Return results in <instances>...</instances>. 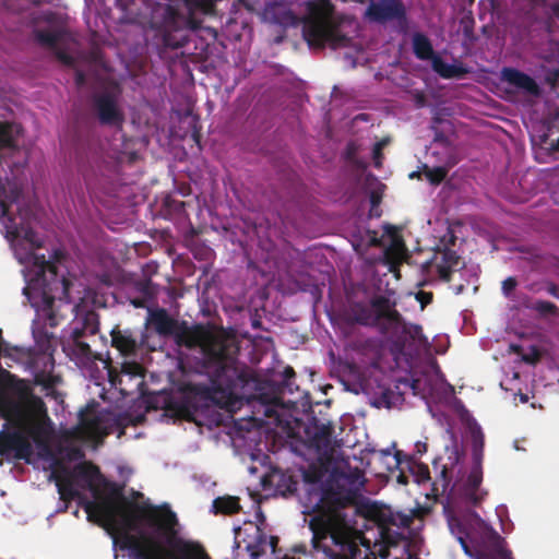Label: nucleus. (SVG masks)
<instances>
[{
    "mask_svg": "<svg viewBox=\"0 0 559 559\" xmlns=\"http://www.w3.org/2000/svg\"><path fill=\"white\" fill-rule=\"evenodd\" d=\"M399 481L402 484H407L406 477L404 475L399 476Z\"/></svg>",
    "mask_w": 559,
    "mask_h": 559,
    "instance_id": "nucleus-57",
    "label": "nucleus"
},
{
    "mask_svg": "<svg viewBox=\"0 0 559 559\" xmlns=\"http://www.w3.org/2000/svg\"><path fill=\"white\" fill-rule=\"evenodd\" d=\"M391 523L403 528H407L413 523V516L408 514L399 513L395 518H392Z\"/></svg>",
    "mask_w": 559,
    "mask_h": 559,
    "instance_id": "nucleus-37",
    "label": "nucleus"
},
{
    "mask_svg": "<svg viewBox=\"0 0 559 559\" xmlns=\"http://www.w3.org/2000/svg\"><path fill=\"white\" fill-rule=\"evenodd\" d=\"M267 544L271 547L272 551L275 552L277 544H278V537L277 536H270Z\"/></svg>",
    "mask_w": 559,
    "mask_h": 559,
    "instance_id": "nucleus-48",
    "label": "nucleus"
},
{
    "mask_svg": "<svg viewBox=\"0 0 559 559\" xmlns=\"http://www.w3.org/2000/svg\"><path fill=\"white\" fill-rule=\"evenodd\" d=\"M545 82L551 87H556L559 82V69H550L545 74Z\"/></svg>",
    "mask_w": 559,
    "mask_h": 559,
    "instance_id": "nucleus-40",
    "label": "nucleus"
},
{
    "mask_svg": "<svg viewBox=\"0 0 559 559\" xmlns=\"http://www.w3.org/2000/svg\"><path fill=\"white\" fill-rule=\"evenodd\" d=\"M356 347L361 350H371L374 353L378 352V343L372 338H367L365 341L358 342L356 344Z\"/></svg>",
    "mask_w": 559,
    "mask_h": 559,
    "instance_id": "nucleus-39",
    "label": "nucleus"
},
{
    "mask_svg": "<svg viewBox=\"0 0 559 559\" xmlns=\"http://www.w3.org/2000/svg\"><path fill=\"white\" fill-rule=\"evenodd\" d=\"M518 280L514 276H509L501 283V290L504 297H511L512 293L518 286Z\"/></svg>",
    "mask_w": 559,
    "mask_h": 559,
    "instance_id": "nucleus-36",
    "label": "nucleus"
},
{
    "mask_svg": "<svg viewBox=\"0 0 559 559\" xmlns=\"http://www.w3.org/2000/svg\"><path fill=\"white\" fill-rule=\"evenodd\" d=\"M530 308L543 318L559 317V307L551 301L539 299L536 300Z\"/></svg>",
    "mask_w": 559,
    "mask_h": 559,
    "instance_id": "nucleus-31",
    "label": "nucleus"
},
{
    "mask_svg": "<svg viewBox=\"0 0 559 559\" xmlns=\"http://www.w3.org/2000/svg\"><path fill=\"white\" fill-rule=\"evenodd\" d=\"M93 107L97 118L103 126L121 129L124 122V115L119 109L117 100L109 93L95 95Z\"/></svg>",
    "mask_w": 559,
    "mask_h": 559,
    "instance_id": "nucleus-17",
    "label": "nucleus"
},
{
    "mask_svg": "<svg viewBox=\"0 0 559 559\" xmlns=\"http://www.w3.org/2000/svg\"><path fill=\"white\" fill-rule=\"evenodd\" d=\"M433 490L437 491V483H433Z\"/></svg>",
    "mask_w": 559,
    "mask_h": 559,
    "instance_id": "nucleus-59",
    "label": "nucleus"
},
{
    "mask_svg": "<svg viewBox=\"0 0 559 559\" xmlns=\"http://www.w3.org/2000/svg\"><path fill=\"white\" fill-rule=\"evenodd\" d=\"M426 451H427V445H426V443H421V442H417V443H416V452H417L418 454H420V455H421V454H423V453H425Z\"/></svg>",
    "mask_w": 559,
    "mask_h": 559,
    "instance_id": "nucleus-51",
    "label": "nucleus"
},
{
    "mask_svg": "<svg viewBox=\"0 0 559 559\" xmlns=\"http://www.w3.org/2000/svg\"><path fill=\"white\" fill-rule=\"evenodd\" d=\"M133 3L132 0H116V8L122 12L120 21L124 23H134L135 16L129 13V5Z\"/></svg>",
    "mask_w": 559,
    "mask_h": 559,
    "instance_id": "nucleus-33",
    "label": "nucleus"
},
{
    "mask_svg": "<svg viewBox=\"0 0 559 559\" xmlns=\"http://www.w3.org/2000/svg\"><path fill=\"white\" fill-rule=\"evenodd\" d=\"M381 203V195L377 192H371L370 194V205H371V209H370V216H376V217H379L381 215V212L378 211V207Z\"/></svg>",
    "mask_w": 559,
    "mask_h": 559,
    "instance_id": "nucleus-38",
    "label": "nucleus"
},
{
    "mask_svg": "<svg viewBox=\"0 0 559 559\" xmlns=\"http://www.w3.org/2000/svg\"><path fill=\"white\" fill-rule=\"evenodd\" d=\"M394 456L397 464H402L404 462L408 463L409 469L418 484L430 479V472L426 464L416 463L411 456L401 450H397Z\"/></svg>",
    "mask_w": 559,
    "mask_h": 559,
    "instance_id": "nucleus-27",
    "label": "nucleus"
},
{
    "mask_svg": "<svg viewBox=\"0 0 559 559\" xmlns=\"http://www.w3.org/2000/svg\"><path fill=\"white\" fill-rule=\"evenodd\" d=\"M56 16H57V13L55 12H48L44 15V21L48 22V23H52L55 22L56 20Z\"/></svg>",
    "mask_w": 559,
    "mask_h": 559,
    "instance_id": "nucleus-49",
    "label": "nucleus"
},
{
    "mask_svg": "<svg viewBox=\"0 0 559 559\" xmlns=\"http://www.w3.org/2000/svg\"><path fill=\"white\" fill-rule=\"evenodd\" d=\"M333 426L329 424H316L313 431L309 433V441L311 447L316 448L320 452H329L332 445Z\"/></svg>",
    "mask_w": 559,
    "mask_h": 559,
    "instance_id": "nucleus-21",
    "label": "nucleus"
},
{
    "mask_svg": "<svg viewBox=\"0 0 559 559\" xmlns=\"http://www.w3.org/2000/svg\"><path fill=\"white\" fill-rule=\"evenodd\" d=\"M266 545V534L259 526H255L253 542L248 543L246 546V549L250 554V557L252 559H258L259 557H261L265 552Z\"/></svg>",
    "mask_w": 559,
    "mask_h": 559,
    "instance_id": "nucleus-29",
    "label": "nucleus"
},
{
    "mask_svg": "<svg viewBox=\"0 0 559 559\" xmlns=\"http://www.w3.org/2000/svg\"><path fill=\"white\" fill-rule=\"evenodd\" d=\"M383 332H391L393 336V345L399 353H404L413 345H423L427 343V338L423 333V328L418 324H407L402 319L396 324H384Z\"/></svg>",
    "mask_w": 559,
    "mask_h": 559,
    "instance_id": "nucleus-15",
    "label": "nucleus"
},
{
    "mask_svg": "<svg viewBox=\"0 0 559 559\" xmlns=\"http://www.w3.org/2000/svg\"><path fill=\"white\" fill-rule=\"evenodd\" d=\"M111 343L123 355H131L136 350V341L130 331L112 330Z\"/></svg>",
    "mask_w": 559,
    "mask_h": 559,
    "instance_id": "nucleus-26",
    "label": "nucleus"
},
{
    "mask_svg": "<svg viewBox=\"0 0 559 559\" xmlns=\"http://www.w3.org/2000/svg\"><path fill=\"white\" fill-rule=\"evenodd\" d=\"M112 495L119 503H96L85 500L82 506L88 520L97 514L98 524L131 559H200L201 547L180 536V523L168 503L154 506L129 501L121 488Z\"/></svg>",
    "mask_w": 559,
    "mask_h": 559,
    "instance_id": "nucleus-1",
    "label": "nucleus"
},
{
    "mask_svg": "<svg viewBox=\"0 0 559 559\" xmlns=\"http://www.w3.org/2000/svg\"><path fill=\"white\" fill-rule=\"evenodd\" d=\"M404 402V395L399 390V385L395 389L382 388L380 392L376 393L371 397V405L376 408H392L401 405Z\"/></svg>",
    "mask_w": 559,
    "mask_h": 559,
    "instance_id": "nucleus-22",
    "label": "nucleus"
},
{
    "mask_svg": "<svg viewBox=\"0 0 559 559\" xmlns=\"http://www.w3.org/2000/svg\"><path fill=\"white\" fill-rule=\"evenodd\" d=\"M133 306H135L136 308H141L143 307V300H139V299H134L132 301Z\"/></svg>",
    "mask_w": 559,
    "mask_h": 559,
    "instance_id": "nucleus-55",
    "label": "nucleus"
},
{
    "mask_svg": "<svg viewBox=\"0 0 559 559\" xmlns=\"http://www.w3.org/2000/svg\"><path fill=\"white\" fill-rule=\"evenodd\" d=\"M148 320L155 331L163 336H173L179 324V321L171 318L164 308L150 311Z\"/></svg>",
    "mask_w": 559,
    "mask_h": 559,
    "instance_id": "nucleus-20",
    "label": "nucleus"
},
{
    "mask_svg": "<svg viewBox=\"0 0 559 559\" xmlns=\"http://www.w3.org/2000/svg\"><path fill=\"white\" fill-rule=\"evenodd\" d=\"M519 9L530 22H537L546 12L547 0H518Z\"/></svg>",
    "mask_w": 559,
    "mask_h": 559,
    "instance_id": "nucleus-25",
    "label": "nucleus"
},
{
    "mask_svg": "<svg viewBox=\"0 0 559 559\" xmlns=\"http://www.w3.org/2000/svg\"><path fill=\"white\" fill-rule=\"evenodd\" d=\"M484 451L483 436L474 437L473 440V467L467 476L465 483L459 488L460 497L468 504L477 507L487 495L486 491L480 490L483 481L481 461Z\"/></svg>",
    "mask_w": 559,
    "mask_h": 559,
    "instance_id": "nucleus-11",
    "label": "nucleus"
},
{
    "mask_svg": "<svg viewBox=\"0 0 559 559\" xmlns=\"http://www.w3.org/2000/svg\"><path fill=\"white\" fill-rule=\"evenodd\" d=\"M41 264L37 273L36 282L43 288V299L47 305H51L56 298L62 300L69 298L71 282L63 275H58V266L40 257Z\"/></svg>",
    "mask_w": 559,
    "mask_h": 559,
    "instance_id": "nucleus-12",
    "label": "nucleus"
},
{
    "mask_svg": "<svg viewBox=\"0 0 559 559\" xmlns=\"http://www.w3.org/2000/svg\"><path fill=\"white\" fill-rule=\"evenodd\" d=\"M462 290H463V286L461 285V286H459V287H457V289H456V294L462 293Z\"/></svg>",
    "mask_w": 559,
    "mask_h": 559,
    "instance_id": "nucleus-58",
    "label": "nucleus"
},
{
    "mask_svg": "<svg viewBox=\"0 0 559 559\" xmlns=\"http://www.w3.org/2000/svg\"><path fill=\"white\" fill-rule=\"evenodd\" d=\"M509 559H512V558H509Z\"/></svg>",
    "mask_w": 559,
    "mask_h": 559,
    "instance_id": "nucleus-61",
    "label": "nucleus"
},
{
    "mask_svg": "<svg viewBox=\"0 0 559 559\" xmlns=\"http://www.w3.org/2000/svg\"><path fill=\"white\" fill-rule=\"evenodd\" d=\"M449 527H450L451 533L455 536V538L460 543L463 551L466 555L472 557L473 552L469 547L468 540H471L473 543L474 539H473L471 533L468 532L467 527L465 526V524L459 518L451 516L449 519Z\"/></svg>",
    "mask_w": 559,
    "mask_h": 559,
    "instance_id": "nucleus-24",
    "label": "nucleus"
},
{
    "mask_svg": "<svg viewBox=\"0 0 559 559\" xmlns=\"http://www.w3.org/2000/svg\"><path fill=\"white\" fill-rule=\"evenodd\" d=\"M419 102L423 103L424 102V96H419Z\"/></svg>",
    "mask_w": 559,
    "mask_h": 559,
    "instance_id": "nucleus-60",
    "label": "nucleus"
},
{
    "mask_svg": "<svg viewBox=\"0 0 559 559\" xmlns=\"http://www.w3.org/2000/svg\"><path fill=\"white\" fill-rule=\"evenodd\" d=\"M22 128L20 124L10 121H0V212L1 216L8 217L5 224L7 238L11 240L21 239L25 241L32 250L43 247V240L33 229V216L28 211H19L15 217L9 216V205L7 202H17L22 195V185L16 178L10 180L3 169L4 162L8 167L12 168L23 166L20 163H10L9 157L20 154L17 140L21 135Z\"/></svg>",
    "mask_w": 559,
    "mask_h": 559,
    "instance_id": "nucleus-4",
    "label": "nucleus"
},
{
    "mask_svg": "<svg viewBox=\"0 0 559 559\" xmlns=\"http://www.w3.org/2000/svg\"><path fill=\"white\" fill-rule=\"evenodd\" d=\"M447 175L448 170L444 167H425V176L433 185L441 183L445 179Z\"/></svg>",
    "mask_w": 559,
    "mask_h": 559,
    "instance_id": "nucleus-32",
    "label": "nucleus"
},
{
    "mask_svg": "<svg viewBox=\"0 0 559 559\" xmlns=\"http://www.w3.org/2000/svg\"><path fill=\"white\" fill-rule=\"evenodd\" d=\"M296 376L295 373V370L293 369V367L290 366H287L284 371H283V380H284V385L289 388L290 386V379H294Z\"/></svg>",
    "mask_w": 559,
    "mask_h": 559,
    "instance_id": "nucleus-43",
    "label": "nucleus"
},
{
    "mask_svg": "<svg viewBox=\"0 0 559 559\" xmlns=\"http://www.w3.org/2000/svg\"><path fill=\"white\" fill-rule=\"evenodd\" d=\"M123 155L91 141L78 151V168L86 186L94 189L118 174Z\"/></svg>",
    "mask_w": 559,
    "mask_h": 559,
    "instance_id": "nucleus-6",
    "label": "nucleus"
},
{
    "mask_svg": "<svg viewBox=\"0 0 559 559\" xmlns=\"http://www.w3.org/2000/svg\"><path fill=\"white\" fill-rule=\"evenodd\" d=\"M75 81H76V84L78 85H82L85 81V75L83 72L81 71H78L76 74H75Z\"/></svg>",
    "mask_w": 559,
    "mask_h": 559,
    "instance_id": "nucleus-50",
    "label": "nucleus"
},
{
    "mask_svg": "<svg viewBox=\"0 0 559 559\" xmlns=\"http://www.w3.org/2000/svg\"><path fill=\"white\" fill-rule=\"evenodd\" d=\"M479 530L484 544L491 547L499 556L503 558L510 557L511 552L503 548V538L491 526L480 521Z\"/></svg>",
    "mask_w": 559,
    "mask_h": 559,
    "instance_id": "nucleus-23",
    "label": "nucleus"
},
{
    "mask_svg": "<svg viewBox=\"0 0 559 559\" xmlns=\"http://www.w3.org/2000/svg\"><path fill=\"white\" fill-rule=\"evenodd\" d=\"M72 354L83 362H92L102 360L100 355L94 354L91 346L85 342H76L73 344Z\"/></svg>",
    "mask_w": 559,
    "mask_h": 559,
    "instance_id": "nucleus-30",
    "label": "nucleus"
},
{
    "mask_svg": "<svg viewBox=\"0 0 559 559\" xmlns=\"http://www.w3.org/2000/svg\"><path fill=\"white\" fill-rule=\"evenodd\" d=\"M132 497H133L134 500H138L140 498H143V493L140 492V491H133L132 492Z\"/></svg>",
    "mask_w": 559,
    "mask_h": 559,
    "instance_id": "nucleus-54",
    "label": "nucleus"
},
{
    "mask_svg": "<svg viewBox=\"0 0 559 559\" xmlns=\"http://www.w3.org/2000/svg\"><path fill=\"white\" fill-rule=\"evenodd\" d=\"M98 404L87 405L79 413V425L83 432L93 439H103L116 431L124 433L129 418L108 411H98Z\"/></svg>",
    "mask_w": 559,
    "mask_h": 559,
    "instance_id": "nucleus-8",
    "label": "nucleus"
},
{
    "mask_svg": "<svg viewBox=\"0 0 559 559\" xmlns=\"http://www.w3.org/2000/svg\"><path fill=\"white\" fill-rule=\"evenodd\" d=\"M416 299L420 302L421 307L424 308L432 301L433 295L431 292L419 290L416 294Z\"/></svg>",
    "mask_w": 559,
    "mask_h": 559,
    "instance_id": "nucleus-41",
    "label": "nucleus"
},
{
    "mask_svg": "<svg viewBox=\"0 0 559 559\" xmlns=\"http://www.w3.org/2000/svg\"><path fill=\"white\" fill-rule=\"evenodd\" d=\"M441 475H442V481H443V490L447 488L448 486V480H447V468L444 467L441 472Z\"/></svg>",
    "mask_w": 559,
    "mask_h": 559,
    "instance_id": "nucleus-53",
    "label": "nucleus"
},
{
    "mask_svg": "<svg viewBox=\"0 0 559 559\" xmlns=\"http://www.w3.org/2000/svg\"><path fill=\"white\" fill-rule=\"evenodd\" d=\"M263 17L266 22L284 27L296 26L299 22L296 14L280 3H272L265 7Z\"/></svg>",
    "mask_w": 559,
    "mask_h": 559,
    "instance_id": "nucleus-19",
    "label": "nucleus"
},
{
    "mask_svg": "<svg viewBox=\"0 0 559 559\" xmlns=\"http://www.w3.org/2000/svg\"><path fill=\"white\" fill-rule=\"evenodd\" d=\"M501 80L509 85H512L519 90L524 91L525 93L539 96L540 88L536 81L530 76L528 74L511 67H504L501 70Z\"/></svg>",
    "mask_w": 559,
    "mask_h": 559,
    "instance_id": "nucleus-18",
    "label": "nucleus"
},
{
    "mask_svg": "<svg viewBox=\"0 0 559 559\" xmlns=\"http://www.w3.org/2000/svg\"><path fill=\"white\" fill-rule=\"evenodd\" d=\"M365 3L367 0H355ZM406 11L402 0H369L365 17L370 22L385 23L404 19Z\"/></svg>",
    "mask_w": 559,
    "mask_h": 559,
    "instance_id": "nucleus-16",
    "label": "nucleus"
},
{
    "mask_svg": "<svg viewBox=\"0 0 559 559\" xmlns=\"http://www.w3.org/2000/svg\"><path fill=\"white\" fill-rule=\"evenodd\" d=\"M283 485L282 484H278L277 485V489L278 491L283 495V496H286V495H293L294 492L297 491V486H298V481L293 479V477H283Z\"/></svg>",
    "mask_w": 559,
    "mask_h": 559,
    "instance_id": "nucleus-35",
    "label": "nucleus"
},
{
    "mask_svg": "<svg viewBox=\"0 0 559 559\" xmlns=\"http://www.w3.org/2000/svg\"><path fill=\"white\" fill-rule=\"evenodd\" d=\"M413 52L423 61H431L432 70L443 79H461L468 73L462 64H449L435 52L430 39L423 33H415L412 38Z\"/></svg>",
    "mask_w": 559,
    "mask_h": 559,
    "instance_id": "nucleus-10",
    "label": "nucleus"
},
{
    "mask_svg": "<svg viewBox=\"0 0 559 559\" xmlns=\"http://www.w3.org/2000/svg\"><path fill=\"white\" fill-rule=\"evenodd\" d=\"M559 152V138L557 140H554L548 147V154H555Z\"/></svg>",
    "mask_w": 559,
    "mask_h": 559,
    "instance_id": "nucleus-47",
    "label": "nucleus"
},
{
    "mask_svg": "<svg viewBox=\"0 0 559 559\" xmlns=\"http://www.w3.org/2000/svg\"><path fill=\"white\" fill-rule=\"evenodd\" d=\"M70 453H71V456H73V457H75V459H76V457H82V456H83V452H82L80 449H78V448H72V449L70 450Z\"/></svg>",
    "mask_w": 559,
    "mask_h": 559,
    "instance_id": "nucleus-52",
    "label": "nucleus"
},
{
    "mask_svg": "<svg viewBox=\"0 0 559 559\" xmlns=\"http://www.w3.org/2000/svg\"><path fill=\"white\" fill-rule=\"evenodd\" d=\"M520 401H521L522 403H526V402L528 401L527 395H525V394H521V395H520Z\"/></svg>",
    "mask_w": 559,
    "mask_h": 559,
    "instance_id": "nucleus-56",
    "label": "nucleus"
},
{
    "mask_svg": "<svg viewBox=\"0 0 559 559\" xmlns=\"http://www.w3.org/2000/svg\"><path fill=\"white\" fill-rule=\"evenodd\" d=\"M381 150H382V143H380V142L376 143V145L373 147V152H372L376 166L380 165V159L382 157Z\"/></svg>",
    "mask_w": 559,
    "mask_h": 559,
    "instance_id": "nucleus-44",
    "label": "nucleus"
},
{
    "mask_svg": "<svg viewBox=\"0 0 559 559\" xmlns=\"http://www.w3.org/2000/svg\"><path fill=\"white\" fill-rule=\"evenodd\" d=\"M11 350H17L16 347H11L2 337V330L0 329V356H11Z\"/></svg>",
    "mask_w": 559,
    "mask_h": 559,
    "instance_id": "nucleus-42",
    "label": "nucleus"
},
{
    "mask_svg": "<svg viewBox=\"0 0 559 559\" xmlns=\"http://www.w3.org/2000/svg\"><path fill=\"white\" fill-rule=\"evenodd\" d=\"M350 502L349 493L341 487L330 485L322 489L313 506L318 516L310 523L313 548L322 551L328 559H376L370 542L362 533L337 527L333 521L335 513Z\"/></svg>",
    "mask_w": 559,
    "mask_h": 559,
    "instance_id": "nucleus-3",
    "label": "nucleus"
},
{
    "mask_svg": "<svg viewBox=\"0 0 559 559\" xmlns=\"http://www.w3.org/2000/svg\"><path fill=\"white\" fill-rule=\"evenodd\" d=\"M546 292H547L550 296H552V297H555V298L559 299V286H558L557 284H555V283H548V285H547V287H546Z\"/></svg>",
    "mask_w": 559,
    "mask_h": 559,
    "instance_id": "nucleus-46",
    "label": "nucleus"
},
{
    "mask_svg": "<svg viewBox=\"0 0 559 559\" xmlns=\"http://www.w3.org/2000/svg\"><path fill=\"white\" fill-rule=\"evenodd\" d=\"M82 328L91 334H96L98 332L97 314L94 311H88L84 316Z\"/></svg>",
    "mask_w": 559,
    "mask_h": 559,
    "instance_id": "nucleus-34",
    "label": "nucleus"
},
{
    "mask_svg": "<svg viewBox=\"0 0 559 559\" xmlns=\"http://www.w3.org/2000/svg\"><path fill=\"white\" fill-rule=\"evenodd\" d=\"M456 236L451 228H448L447 233L440 240L438 251L441 254L440 261L436 263L437 273L441 281L449 283L452 280L453 272L462 269L461 257L456 251L452 250L451 247L456 242Z\"/></svg>",
    "mask_w": 559,
    "mask_h": 559,
    "instance_id": "nucleus-14",
    "label": "nucleus"
},
{
    "mask_svg": "<svg viewBox=\"0 0 559 559\" xmlns=\"http://www.w3.org/2000/svg\"><path fill=\"white\" fill-rule=\"evenodd\" d=\"M308 15L302 22V36L309 47L332 49L349 46L350 38L342 33L343 16L337 14L331 0H314L307 3Z\"/></svg>",
    "mask_w": 559,
    "mask_h": 559,
    "instance_id": "nucleus-5",
    "label": "nucleus"
},
{
    "mask_svg": "<svg viewBox=\"0 0 559 559\" xmlns=\"http://www.w3.org/2000/svg\"><path fill=\"white\" fill-rule=\"evenodd\" d=\"M213 512L215 514L234 515L240 512V499L236 496H223L213 500Z\"/></svg>",
    "mask_w": 559,
    "mask_h": 559,
    "instance_id": "nucleus-28",
    "label": "nucleus"
},
{
    "mask_svg": "<svg viewBox=\"0 0 559 559\" xmlns=\"http://www.w3.org/2000/svg\"><path fill=\"white\" fill-rule=\"evenodd\" d=\"M395 307V301H391L386 296L377 295L369 302L348 301L345 316L353 323L380 328L383 332V323L396 324L402 320V314Z\"/></svg>",
    "mask_w": 559,
    "mask_h": 559,
    "instance_id": "nucleus-7",
    "label": "nucleus"
},
{
    "mask_svg": "<svg viewBox=\"0 0 559 559\" xmlns=\"http://www.w3.org/2000/svg\"><path fill=\"white\" fill-rule=\"evenodd\" d=\"M173 337L178 346L193 349L199 347L203 356V366L210 376V385L186 383L182 386L185 402L226 403L235 400L251 399L249 390L257 386V377L247 367H239L237 348L210 326L198 323L189 325L180 321Z\"/></svg>",
    "mask_w": 559,
    "mask_h": 559,
    "instance_id": "nucleus-2",
    "label": "nucleus"
},
{
    "mask_svg": "<svg viewBox=\"0 0 559 559\" xmlns=\"http://www.w3.org/2000/svg\"><path fill=\"white\" fill-rule=\"evenodd\" d=\"M100 477L99 467L92 462L79 463L74 466L72 474L66 467H61L60 471H52L50 475L56 483L60 499L67 503L74 499H83L74 487L72 478L82 481L84 488L92 490L95 487V481Z\"/></svg>",
    "mask_w": 559,
    "mask_h": 559,
    "instance_id": "nucleus-9",
    "label": "nucleus"
},
{
    "mask_svg": "<svg viewBox=\"0 0 559 559\" xmlns=\"http://www.w3.org/2000/svg\"><path fill=\"white\" fill-rule=\"evenodd\" d=\"M35 41L44 48L51 50L58 61L62 64L72 67L75 59L67 51V46L73 40L72 35L66 28L50 29H34Z\"/></svg>",
    "mask_w": 559,
    "mask_h": 559,
    "instance_id": "nucleus-13",
    "label": "nucleus"
},
{
    "mask_svg": "<svg viewBox=\"0 0 559 559\" xmlns=\"http://www.w3.org/2000/svg\"><path fill=\"white\" fill-rule=\"evenodd\" d=\"M85 330L83 328H74L71 332V337L73 340V344L76 342H81V338L84 336Z\"/></svg>",
    "mask_w": 559,
    "mask_h": 559,
    "instance_id": "nucleus-45",
    "label": "nucleus"
}]
</instances>
